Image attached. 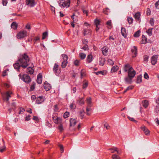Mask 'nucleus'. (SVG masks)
<instances>
[{"label": "nucleus", "instance_id": "obj_39", "mask_svg": "<svg viewBox=\"0 0 159 159\" xmlns=\"http://www.w3.org/2000/svg\"><path fill=\"white\" fill-rule=\"evenodd\" d=\"M140 31L139 30L136 32L134 34V36L135 37H138L140 35Z\"/></svg>", "mask_w": 159, "mask_h": 159}, {"label": "nucleus", "instance_id": "obj_46", "mask_svg": "<svg viewBox=\"0 0 159 159\" xmlns=\"http://www.w3.org/2000/svg\"><path fill=\"white\" fill-rule=\"evenodd\" d=\"M19 109H20V111L19 113V114H23L25 111V109L24 108H22L21 107H20Z\"/></svg>", "mask_w": 159, "mask_h": 159}, {"label": "nucleus", "instance_id": "obj_6", "mask_svg": "<svg viewBox=\"0 0 159 159\" xmlns=\"http://www.w3.org/2000/svg\"><path fill=\"white\" fill-rule=\"evenodd\" d=\"M128 76L132 78H134L136 75V72L133 69V67H131L129 69L128 72Z\"/></svg>", "mask_w": 159, "mask_h": 159}, {"label": "nucleus", "instance_id": "obj_54", "mask_svg": "<svg viewBox=\"0 0 159 159\" xmlns=\"http://www.w3.org/2000/svg\"><path fill=\"white\" fill-rule=\"evenodd\" d=\"M107 61L109 64L110 65H112L114 64L113 61L111 59H109L107 60Z\"/></svg>", "mask_w": 159, "mask_h": 159}, {"label": "nucleus", "instance_id": "obj_64", "mask_svg": "<svg viewBox=\"0 0 159 159\" xmlns=\"http://www.w3.org/2000/svg\"><path fill=\"white\" fill-rule=\"evenodd\" d=\"M59 147L60 148L61 151V153L63 152H64V149L63 146L61 145H60Z\"/></svg>", "mask_w": 159, "mask_h": 159}, {"label": "nucleus", "instance_id": "obj_11", "mask_svg": "<svg viewBox=\"0 0 159 159\" xmlns=\"http://www.w3.org/2000/svg\"><path fill=\"white\" fill-rule=\"evenodd\" d=\"M44 88L46 91H49L51 89V86L49 84L45 82L44 84Z\"/></svg>", "mask_w": 159, "mask_h": 159}, {"label": "nucleus", "instance_id": "obj_52", "mask_svg": "<svg viewBox=\"0 0 159 159\" xmlns=\"http://www.w3.org/2000/svg\"><path fill=\"white\" fill-rule=\"evenodd\" d=\"M69 116V113L68 112H65L64 114V117L65 118H67Z\"/></svg>", "mask_w": 159, "mask_h": 159}, {"label": "nucleus", "instance_id": "obj_10", "mask_svg": "<svg viewBox=\"0 0 159 159\" xmlns=\"http://www.w3.org/2000/svg\"><path fill=\"white\" fill-rule=\"evenodd\" d=\"M141 129L143 131L145 134L148 136L150 134V131L148 128L144 125H143L141 127Z\"/></svg>", "mask_w": 159, "mask_h": 159}, {"label": "nucleus", "instance_id": "obj_62", "mask_svg": "<svg viewBox=\"0 0 159 159\" xmlns=\"http://www.w3.org/2000/svg\"><path fill=\"white\" fill-rule=\"evenodd\" d=\"M156 8L157 9H159V0L155 3Z\"/></svg>", "mask_w": 159, "mask_h": 159}, {"label": "nucleus", "instance_id": "obj_17", "mask_svg": "<svg viewBox=\"0 0 159 159\" xmlns=\"http://www.w3.org/2000/svg\"><path fill=\"white\" fill-rule=\"evenodd\" d=\"M44 101V99L43 96H39L38 97L36 100V103L37 104H40Z\"/></svg>", "mask_w": 159, "mask_h": 159}, {"label": "nucleus", "instance_id": "obj_23", "mask_svg": "<svg viewBox=\"0 0 159 159\" xmlns=\"http://www.w3.org/2000/svg\"><path fill=\"white\" fill-rule=\"evenodd\" d=\"M102 51L103 54L104 55L106 56L107 54V53L108 52V48L106 47H104L102 48Z\"/></svg>", "mask_w": 159, "mask_h": 159}, {"label": "nucleus", "instance_id": "obj_50", "mask_svg": "<svg viewBox=\"0 0 159 159\" xmlns=\"http://www.w3.org/2000/svg\"><path fill=\"white\" fill-rule=\"evenodd\" d=\"M58 129L60 132H61L63 130V128L62 126V125L61 124H60L58 126Z\"/></svg>", "mask_w": 159, "mask_h": 159}, {"label": "nucleus", "instance_id": "obj_44", "mask_svg": "<svg viewBox=\"0 0 159 159\" xmlns=\"http://www.w3.org/2000/svg\"><path fill=\"white\" fill-rule=\"evenodd\" d=\"M84 113V110L81 111H80V115L81 119H82L83 118Z\"/></svg>", "mask_w": 159, "mask_h": 159}, {"label": "nucleus", "instance_id": "obj_40", "mask_svg": "<svg viewBox=\"0 0 159 159\" xmlns=\"http://www.w3.org/2000/svg\"><path fill=\"white\" fill-rule=\"evenodd\" d=\"M35 83L33 82L32 84L31 85L30 87V91H32L34 90L35 88Z\"/></svg>", "mask_w": 159, "mask_h": 159}, {"label": "nucleus", "instance_id": "obj_53", "mask_svg": "<svg viewBox=\"0 0 159 159\" xmlns=\"http://www.w3.org/2000/svg\"><path fill=\"white\" fill-rule=\"evenodd\" d=\"M92 109L90 107H87V108H86V111H87V114L88 115V116H89L90 115V113H89V111H90Z\"/></svg>", "mask_w": 159, "mask_h": 159}, {"label": "nucleus", "instance_id": "obj_7", "mask_svg": "<svg viewBox=\"0 0 159 159\" xmlns=\"http://www.w3.org/2000/svg\"><path fill=\"white\" fill-rule=\"evenodd\" d=\"M2 95H4L5 97L4 100L7 102H8L9 98L11 97L10 95L12 94V93L10 91H8L6 92L5 93L2 94L1 93Z\"/></svg>", "mask_w": 159, "mask_h": 159}, {"label": "nucleus", "instance_id": "obj_33", "mask_svg": "<svg viewBox=\"0 0 159 159\" xmlns=\"http://www.w3.org/2000/svg\"><path fill=\"white\" fill-rule=\"evenodd\" d=\"M91 33L90 30L89 29H86L84 30L83 34L84 35H87L88 34H90Z\"/></svg>", "mask_w": 159, "mask_h": 159}, {"label": "nucleus", "instance_id": "obj_45", "mask_svg": "<svg viewBox=\"0 0 159 159\" xmlns=\"http://www.w3.org/2000/svg\"><path fill=\"white\" fill-rule=\"evenodd\" d=\"M94 23L96 26L98 25H100V21L99 20L97 19L94 20Z\"/></svg>", "mask_w": 159, "mask_h": 159}, {"label": "nucleus", "instance_id": "obj_34", "mask_svg": "<svg viewBox=\"0 0 159 159\" xmlns=\"http://www.w3.org/2000/svg\"><path fill=\"white\" fill-rule=\"evenodd\" d=\"M143 103V105L145 108H147L148 105V102L147 100H144Z\"/></svg>", "mask_w": 159, "mask_h": 159}, {"label": "nucleus", "instance_id": "obj_21", "mask_svg": "<svg viewBox=\"0 0 159 159\" xmlns=\"http://www.w3.org/2000/svg\"><path fill=\"white\" fill-rule=\"evenodd\" d=\"M121 34L122 35L124 38H126L127 36V33L126 32V29L123 27H121Z\"/></svg>", "mask_w": 159, "mask_h": 159}, {"label": "nucleus", "instance_id": "obj_8", "mask_svg": "<svg viewBox=\"0 0 159 159\" xmlns=\"http://www.w3.org/2000/svg\"><path fill=\"white\" fill-rule=\"evenodd\" d=\"M22 79L24 82L27 83H29L31 81L30 77L27 74L23 75Z\"/></svg>", "mask_w": 159, "mask_h": 159}, {"label": "nucleus", "instance_id": "obj_31", "mask_svg": "<svg viewBox=\"0 0 159 159\" xmlns=\"http://www.w3.org/2000/svg\"><path fill=\"white\" fill-rule=\"evenodd\" d=\"M119 67L117 66H113L111 69V72H115L116 71L119 69Z\"/></svg>", "mask_w": 159, "mask_h": 159}, {"label": "nucleus", "instance_id": "obj_61", "mask_svg": "<svg viewBox=\"0 0 159 159\" xmlns=\"http://www.w3.org/2000/svg\"><path fill=\"white\" fill-rule=\"evenodd\" d=\"M2 3L3 6H6L7 3V0H2Z\"/></svg>", "mask_w": 159, "mask_h": 159}, {"label": "nucleus", "instance_id": "obj_47", "mask_svg": "<svg viewBox=\"0 0 159 159\" xmlns=\"http://www.w3.org/2000/svg\"><path fill=\"white\" fill-rule=\"evenodd\" d=\"M75 16V14L74 13L73 15L71 16V18L72 19L73 22H76L77 21V18H75V17H74V16Z\"/></svg>", "mask_w": 159, "mask_h": 159}, {"label": "nucleus", "instance_id": "obj_27", "mask_svg": "<svg viewBox=\"0 0 159 159\" xmlns=\"http://www.w3.org/2000/svg\"><path fill=\"white\" fill-rule=\"evenodd\" d=\"M108 150L111 151V152L112 153H114L116 151L117 152L118 154H120V153L117 150V148L116 147H114L113 148H110L108 149Z\"/></svg>", "mask_w": 159, "mask_h": 159}, {"label": "nucleus", "instance_id": "obj_5", "mask_svg": "<svg viewBox=\"0 0 159 159\" xmlns=\"http://www.w3.org/2000/svg\"><path fill=\"white\" fill-rule=\"evenodd\" d=\"M27 32L25 30H23L19 32L16 35L17 38L18 39H23L27 36Z\"/></svg>", "mask_w": 159, "mask_h": 159}, {"label": "nucleus", "instance_id": "obj_63", "mask_svg": "<svg viewBox=\"0 0 159 159\" xmlns=\"http://www.w3.org/2000/svg\"><path fill=\"white\" fill-rule=\"evenodd\" d=\"M57 105L56 104L54 106V110L55 111H57L58 110Z\"/></svg>", "mask_w": 159, "mask_h": 159}, {"label": "nucleus", "instance_id": "obj_14", "mask_svg": "<svg viewBox=\"0 0 159 159\" xmlns=\"http://www.w3.org/2000/svg\"><path fill=\"white\" fill-rule=\"evenodd\" d=\"M131 52L132 53V57H136L137 54V48L136 46H134L133 48L131 49Z\"/></svg>", "mask_w": 159, "mask_h": 159}, {"label": "nucleus", "instance_id": "obj_28", "mask_svg": "<svg viewBox=\"0 0 159 159\" xmlns=\"http://www.w3.org/2000/svg\"><path fill=\"white\" fill-rule=\"evenodd\" d=\"M132 79L133 78L128 76V77L125 78V80L126 82L130 84L132 82Z\"/></svg>", "mask_w": 159, "mask_h": 159}, {"label": "nucleus", "instance_id": "obj_9", "mask_svg": "<svg viewBox=\"0 0 159 159\" xmlns=\"http://www.w3.org/2000/svg\"><path fill=\"white\" fill-rule=\"evenodd\" d=\"M35 4L34 0H26V5L30 7H34Z\"/></svg>", "mask_w": 159, "mask_h": 159}, {"label": "nucleus", "instance_id": "obj_30", "mask_svg": "<svg viewBox=\"0 0 159 159\" xmlns=\"http://www.w3.org/2000/svg\"><path fill=\"white\" fill-rule=\"evenodd\" d=\"M27 72L30 74H32L34 72L33 69L31 67H29L27 69Z\"/></svg>", "mask_w": 159, "mask_h": 159}, {"label": "nucleus", "instance_id": "obj_59", "mask_svg": "<svg viewBox=\"0 0 159 159\" xmlns=\"http://www.w3.org/2000/svg\"><path fill=\"white\" fill-rule=\"evenodd\" d=\"M12 109L14 110L16 109V105L14 102H13L11 103Z\"/></svg>", "mask_w": 159, "mask_h": 159}, {"label": "nucleus", "instance_id": "obj_43", "mask_svg": "<svg viewBox=\"0 0 159 159\" xmlns=\"http://www.w3.org/2000/svg\"><path fill=\"white\" fill-rule=\"evenodd\" d=\"M127 20L129 23L131 24L133 22V19L132 17H128L127 18Z\"/></svg>", "mask_w": 159, "mask_h": 159}, {"label": "nucleus", "instance_id": "obj_41", "mask_svg": "<svg viewBox=\"0 0 159 159\" xmlns=\"http://www.w3.org/2000/svg\"><path fill=\"white\" fill-rule=\"evenodd\" d=\"M112 159H120V157L116 154H113L111 157Z\"/></svg>", "mask_w": 159, "mask_h": 159}, {"label": "nucleus", "instance_id": "obj_16", "mask_svg": "<svg viewBox=\"0 0 159 159\" xmlns=\"http://www.w3.org/2000/svg\"><path fill=\"white\" fill-rule=\"evenodd\" d=\"M42 76L41 74H39L37 75V82L39 84H41L42 82Z\"/></svg>", "mask_w": 159, "mask_h": 159}, {"label": "nucleus", "instance_id": "obj_19", "mask_svg": "<svg viewBox=\"0 0 159 159\" xmlns=\"http://www.w3.org/2000/svg\"><path fill=\"white\" fill-rule=\"evenodd\" d=\"M70 126H74L77 123L76 120L75 119L73 118L70 119Z\"/></svg>", "mask_w": 159, "mask_h": 159}, {"label": "nucleus", "instance_id": "obj_37", "mask_svg": "<svg viewBox=\"0 0 159 159\" xmlns=\"http://www.w3.org/2000/svg\"><path fill=\"white\" fill-rule=\"evenodd\" d=\"M79 56L81 59H84L85 58L86 55L83 52H81L79 54Z\"/></svg>", "mask_w": 159, "mask_h": 159}, {"label": "nucleus", "instance_id": "obj_2", "mask_svg": "<svg viewBox=\"0 0 159 159\" xmlns=\"http://www.w3.org/2000/svg\"><path fill=\"white\" fill-rule=\"evenodd\" d=\"M59 6L61 8L68 7L70 6V0H60Z\"/></svg>", "mask_w": 159, "mask_h": 159}, {"label": "nucleus", "instance_id": "obj_22", "mask_svg": "<svg viewBox=\"0 0 159 159\" xmlns=\"http://www.w3.org/2000/svg\"><path fill=\"white\" fill-rule=\"evenodd\" d=\"M93 56L91 54L88 55L87 58V62L88 63H91L93 61Z\"/></svg>", "mask_w": 159, "mask_h": 159}, {"label": "nucleus", "instance_id": "obj_57", "mask_svg": "<svg viewBox=\"0 0 159 159\" xmlns=\"http://www.w3.org/2000/svg\"><path fill=\"white\" fill-rule=\"evenodd\" d=\"M104 126L107 129H109L110 128V126L107 123H105L104 125Z\"/></svg>", "mask_w": 159, "mask_h": 159}, {"label": "nucleus", "instance_id": "obj_12", "mask_svg": "<svg viewBox=\"0 0 159 159\" xmlns=\"http://www.w3.org/2000/svg\"><path fill=\"white\" fill-rule=\"evenodd\" d=\"M157 55L153 56L151 59V63L152 65H155L157 63Z\"/></svg>", "mask_w": 159, "mask_h": 159}, {"label": "nucleus", "instance_id": "obj_38", "mask_svg": "<svg viewBox=\"0 0 159 159\" xmlns=\"http://www.w3.org/2000/svg\"><path fill=\"white\" fill-rule=\"evenodd\" d=\"M152 28H149L146 31V32L149 36H151L152 35Z\"/></svg>", "mask_w": 159, "mask_h": 159}, {"label": "nucleus", "instance_id": "obj_58", "mask_svg": "<svg viewBox=\"0 0 159 159\" xmlns=\"http://www.w3.org/2000/svg\"><path fill=\"white\" fill-rule=\"evenodd\" d=\"M150 23L152 26L154 25V21L153 18H151L150 20Z\"/></svg>", "mask_w": 159, "mask_h": 159}, {"label": "nucleus", "instance_id": "obj_24", "mask_svg": "<svg viewBox=\"0 0 159 159\" xmlns=\"http://www.w3.org/2000/svg\"><path fill=\"white\" fill-rule=\"evenodd\" d=\"M77 102L80 105H83L84 102V98H80L77 101Z\"/></svg>", "mask_w": 159, "mask_h": 159}, {"label": "nucleus", "instance_id": "obj_35", "mask_svg": "<svg viewBox=\"0 0 159 159\" xmlns=\"http://www.w3.org/2000/svg\"><path fill=\"white\" fill-rule=\"evenodd\" d=\"M147 41V39L145 37V36L143 35L142 36V43L145 44L146 43Z\"/></svg>", "mask_w": 159, "mask_h": 159}, {"label": "nucleus", "instance_id": "obj_25", "mask_svg": "<svg viewBox=\"0 0 159 159\" xmlns=\"http://www.w3.org/2000/svg\"><path fill=\"white\" fill-rule=\"evenodd\" d=\"M142 76L141 75H140L137 77L136 83L137 84H140L142 82Z\"/></svg>", "mask_w": 159, "mask_h": 159}, {"label": "nucleus", "instance_id": "obj_60", "mask_svg": "<svg viewBox=\"0 0 159 159\" xmlns=\"http://www.w3.org/2000/svg\"><path fill=\"white\" fill-rule=\"evenodd\" d=\"M94 73L97 75H98L100 74L103 75L104 72L102 71H100L97 72H94Z\"/></svg>", "mask_w": 159, "mask_h": 159}, {"label": "nucleus", "instance_id": "obj_20", "mask_svg": "<svg viewBox=\"0 0 159 159\" xmlns=\"http://www.w3.org/2000/svg\"><path fill=\"white\" fill-rule=\"evenodd\" d=\"M131 67H132L129 64H127L124 65L123 69L124 71L125 72H128V70Z\"/></svg>", "mask_w": 159, "mask_h": 159}, {"label": "nucleus", "instance_id": "obj_51", "mask_svg": "<svg viewBox=\"0 0 159 159\" xmlns=\"http://www.w3.org/2000/svg\"><path fill=\"white\" fill-rule=\"evenodd\" d=\"M88 86V82H86L84 83L82 86V88L83 89H85L87 88Z\"/></svg>", "mask_w": 159, "mask_h": 159}, {"label": "nucleus", "instance_id": "obj_32", "mask_svg": "<svg viewBox=\"0 0 159 159\" xmlns=\"http://www.w3.org/2000/svg\"><path fill=\"white\" fill-rule=\"evenodd\" d=\"M99 64L101 66H103L105 63V60L104 58H100L99 59Z\"/></svg>", "mask_w": 159, "mask_h": 159}, {"label": "nucleus", "instance_id": "obj_26", "mask_svg": "<svg viewBox=\"0 0 159 159\" xmlns=\"http://www.w3.org/2000/svg\"><path fill=\"white\" fill-rule=\"evenodd\" d=\"M18 27V24L16 22H13L11 24V27L14 30H16Z\"/></svg>", "mask_w": 159, "mask_h": 159}, {"label": "nucleus", "instance_id": "obj_4", "mask_svg": "<svg viewBox=\"0 0 159 159\" xmlns=\"http://www.w3.org/2000/svg\"><path fill=\"white\" fill-rule=\"evenodd\" d=\"M61 56L63 58V61L62 62L61 66L62 68H65L67 66L68 62L67 61L68 57L66 54H62Z\"/></svg>", "mask_w": 159, "mask_h": 159}, {"label": "nucleus", "instance_id": "obj_36", "mask_svg": "<svg viewBox=\"0 0 159 159\" xmlns=\"http://www.w3.org/2000/svg\"><path fill=\"white\" fill-rule=\"evenodd\" d=\"M85 75L86 74L85 70H82L80 71V78L82 79Z\"/></svg>", "mask_w": 159, "mask_h": 159}, {"label": "nucleus", "instance_id": "obj_15", "mask_svg": "<svg viewBox=\"0 0 159 159\" xmlns=\"http://www.w3.org/2000/svg\"><path fill=\"white\" fill-rule=\"evenodd\" d=\"M134 17L137 21L140 22V13L139 12H138L136 13L134 16Z\"/></svg>", "mask_w": 159, "mask_h": 159}, {"label": "nucleus", "instance_id": "obj_56", "mask_svg": "<svg viewBox=\"0 0 159 159\" xmlns=\"http://www.w3.org/2000/svg\"><path fill=\"white\" fill-rule=\"evenodd\" d=\"M81 49L85 51L88 49V46L87 44L85 45L84 46L81 48Z\"/></svg>", "mask_w": 159, "mask_h": 159}, {"label": "nucleus", "instance_id": "obj_49", "mask_svg": "<svg viewBox=\"0 0 159 159\" xmlns=\"http://www.w3.org/2000/svg\"><path fill=\"white\" fill-rule=\"evenodd\" d=\"M70 107L71 109H74L76 107V105L74 103H72L70 104Z\"/></svg>", "mask_w": 159, "mask_h": 159}, {"label": "nucleus", "instance_id": "obj_55", "mask_svg": "<svg viewBox=\"0 0 159 159\" xmlns=\"http://www.w3.org/2000/svg\"><path fill=\"white\" fill-rule=\"evenodd\" d=\"M144 77L145 79L148 80L149 79V76L146 72H145L144 75Z\"/></svg>", "mask_w": 159, "mask_h": 159}, {"label": "nucleus", "instance_id": "obj_13", "mask_svg": "<svg viewBox=\"0 0 159 159\" xmlns=\"http://www.w3.org/2000/svg\"><path fill=\"white\" fill-rule=\"evenodd\" d=\"M53 120L54 122L56 124L60 123L61 122V119L60 117H53Z\"/></svg>", "mask_w": 159, "mask_h": 159}, {"label": "nucleus", "instance_id": "obj_42", "mask_svg": "<svg viewBox=\"0 0 159 159\" xmlns=\"http://www.w3.org/2000/svg\"><path fill=\"white\" fill-rule=\"evenodd\" d=\"M48 36V33L47 32H45L43 33L42 38V39H44Z\"/></svg>", "mask_w": 159, "mask_h": 159}, {"label": "nucleus", "instance_id": "obj_18", "mask_svg": "<svg viewBox=\"0 0 159 159\" xmlns=\"http://www.w3.org/2000/svg\"><path fill=\"white\" fill-rule=\"evenodd\" d=\"M13 66L15 69H16L17 70L19 71L20 67H21V64H20V63L18 62H16L14 64Z\"/></svg>", "mask_w": 159, "mask_h": 159}, {"label": "nucleus", "instance_id": "obj_29", "mask_svg": "<svg viewBox=\"0 0 159 159\" xmlns=\"http://www.w3.org/2000/svg\"><path fill=\"white\" fill-rule=\"evenodd\" d=\"M86 101L88 106L90 107L92 103V99L91 97H88L87 98Z\"/></svg>", "mask_w": 159, "mask_h": 159}, {"label": "nucleus", "instance_id": "obj_3", "mask_svg": "<svg viewBox=\"0 0 159 159\" xmlns=\"http://www.w3.org/2000/svg\"><path fill=\"white\" fill-rule=\"evenodd\" d=\"M53 71L54 73L57 76H58L61 72L60 67L59 65L57 63H55L53 67Z\"/></svg>", "mask_w": 159, "mask_h": 159}, {"label": "nucleus", "instance_id": "obj_1", "mask_svg": "<svg viewBox=\"0 0 159 159\" xmlns=\"http://www.w3.org/2000/svg\"><path fill=\"white\" fill-rule=\"evenodd\" d=\"M30 59L27 54L25 53L21 55L19 58L18 61L21 64V66L23 68H26L29 65L28 63Z\"/></svg>", "mask_w": 159, "mask_h": 159}, {"label": "nucleus", "instance_id": "obj_48", "mask_svg": "<svg viewBox=\"0 0 159 159\" xmlns=\"http://www.w3.org/2000/svg\"><path fill=\"white\" fill-rule=\"evenodd\" d=\"M80 60H76L74 62V64L76 66H78L79 65Z\"/></svg>", "mask_w": 159, "mask_h": 159}]
</instances>
